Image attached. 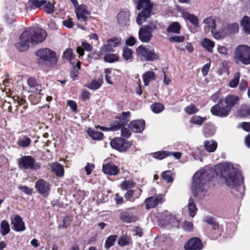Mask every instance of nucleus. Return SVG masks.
Returning <instances> with one entry per match:
<instances>
[{
    "label": "nucleus",
    "mask_w": 250,
    "mask_h": 250,
    "mask_svg": "<svg viewBox=\"0 0 250 250\" xmlns=\"http://www.w3.org/2000/svg\"><path fill=\"white\" fill-rule=\"evenodd\" d=\"M46 37L45 30L41 28L30 29L23 31L20 35L19 41L15 46L20 51L27 50L29 44H36L42 42Z\"/></svg>",
    "instance_id": "nucleus-1"
},
{
    "label": "nucleus",
    "mask_w": 250,
    "mask_h": 250,
    "mask_svg": "<svg viewBox=\"0 0 250 250\" xmlns=\"http://www.w3.org/2000/svg\"><path fill=\"white\" fill-rule=\"evenodd\" d=\"M218 168L220 171L222 179L227 186L233 188L241 182V175L239 170L231 163L219 164Z\"/></svg>",
    "instance_id": "nucleus-2"
},
{
    "label": "nucleus",
    "mask_w": 250,
    "mask_h": 250,
    "mask_svg": "<svg viewBox=\"0 0 250 250\" xmlns=\"http://www.w3.org/2000/svg\"><path fill=\"white\" fill-rule=\"evenodd\" d=\"M213 170L201 169L196 172L193 177L192 188L194 195L201 198L204 195L206 183L211 177Z\"/></svg>",
    "instance_id": "nucleus-3"
},
{
    "label": "nucleus",
    "mask_w": 250,
    "mask_h": 250,
    "mask_svg": "<svg viewBox=\"0 0 250 250\" xmlns=\"http://www.w3.org/2000/svg\"><path fill=\"white\" fill-rule=\"evenodd\" d=\"M130 115V112H123L122 115L116 118V120L111 125L110 128H106L100 127L101 130L103 131L112 130L116 131L122 128L121 134L123 137L128 138L131 135V132L129 129L126 127H124L129 120Z\"/></svg>",
    "instance_id": "nucleus-4"
},
{
    "label": "nucleus",
    "mask_w": 250,
    "mask_h": 250,
    "mask_svg": "<svg viewBox=\"0 0 250 250\" xmlns=\"http://www.w3.org/2000/svg\"><path fill=\"white\" fill-rule=\"evenodd\" d=\"M152 8V4L149 0H139L138 1L137 8L139 10H142L139 13L136 19V22L139 25H141L150 16Z\"/></svg>",
    "instance_id": "nucleus-5"
},
{
    "label": "nucleus",
    "mask_w": 250,
    "mask_h": 250,
    "mask_svg": "<svg viewBox=\"0 0 250 250\" xmlns=\"http://www.w3.org/2000/svg\"><path fill=\"white\" fill-rule=\"evenodd\" d=\"M234 59L236 62L245 64H250V47L246 45L238 46L234 51Z\"/></svg>",
    "instance_id": "nucleus-6"
},
{
    "label": "nucleus",
    "mask_w": 250,
    "mask_h": 250,
    "mask_svg": "<svg viewBox=\"0 0 250 250\" xmlns=\"http://www.w3.org/2000/svg\"><path fill=\"white\" fill-rule=\"evenodd\" d=\"M18 164L19 168L22 170H37L41 167V164L31 156H24L20 158L18 160Z\"/></svg>",
    "instance_id": "nucleus-7"
},
{
    "label": "nucleus",
    "mask_w": 250,
    "mask_h": 250,
    "mask_svg": "<svg viewBox=\"0 0 250 250\" xmlns=\"http://www.w3.org/2000/svg\"><path fill=\"white\" fill-rule=\"evenodd\" d=\"M137 55L142 60L153 61L159 59V55L153 49H149L143 45L139 46L136 49Z\"/></svg>",
    "instance_id": "nucleus-8"
},
{
    "label": "nucleus",
    "mask_w": 250,
    "mask_h": 250,
    "mask_svg": "<svg viewBox=\"0 0 250 250\" xmlns=\"http://www.w3.org/2000/svg\"><path fill=\"white\" fill-rule=\"evenodd\" d=\"M210 111L213 115L222 118L227 117L230 112L229 108L225 105L222 99L211 107Z\"/></svg>",
    "instance_id": "nucleus-9"
},
{
    "label": "nucleus",
    "mask_w": 250,
    "mask_h": 250,
    "mask_svg": "<svg viewBox=\"0 0 250 250\" xmlns=\"http://www.w3.org/2000/svg\"><path fill=\"white\" fill-rule=\"evenodd\" d=\"M35 188L40 194L47 198L50 194L51 184L43 179H40L35 183Z\"/></svg>",
    "instance_id": "nucleus-10"
},
{
    "label": "nucleus",
    "mask_w": 250,
    "mask_h": 250,
    "mask_svg": "<svg viewBox=\"0 0 250 250\" xmlns=\"http://www.w3.org/2000/svg\"><path fill=\"white\" fill-rule=\"evenodd\" d=\"M111 146L119 151H125L131 146V143L128 141L120 137L115 138L110 142Z\"/></svg>",
    "instance_id": "nucleus-11"
},
{
    "label": "nucleus",
    "mask_w": 250,
    "mask_h": 250,
    "mask_svg": "<svg viewBox=\"0 0 250 250\" xmlns=\"http://www.w3.org/2000/svg\"><path fill=\"white\" fill-rule=\"evenodd\" d=\"M36 54L42 61L50 62L52 60L56 61L55 53L49 48L40 49L36 52Z\"/></svg>",
    "instance_id": "nucleus-12"
},
{
    "label": "nucleus",
    "mask_w": 250,
    "mask_h": 250,
    "mask_svg": "<svg viewBox=\"0 0 250 250\" xmlns=\"http://www.w3.org/2000/svg\"><path fill=\"white\" fill-rule=\"evenodd\" d=\"M75 13L77 19L82 21H85L90 14L87 7L83 4L76 7Z\"/></svg>",
    "instance_id": "nucleus-13"
},
{
    "label": "nucleus",
    "mask_w": 250,
    "mask_h": 250,
    "mask_svg": "<svg viewBox=\"0 0 250 250\" xmlns=\"http://www.w3.org/2000/svg\"><path fill=\"white\" fill-rule=\"evenodd\" d=\"M138 36L142 42L147 43L150 42L153 37L152 32L151 30H149L148 27L143 26L139 30Z\"/></svg>",
    "instance_id": "nucleus-14"
},
{
    "label": "nucleus",
    "mask_w": 250,
    "mask_h": 250,
    "mask_svg": "<svg viewBox=\"0 0 250 250\" xmlns=\"http://www.w3.org/2000/svg\"><path fill=\"white\" fill-rule=\"evenodd\" d=\"M178 11L181 13V16L185 21H188L195 27H198V18L197 16L194 14L189 13L188 12L185 11L183 8H180Z\"/></svg>",
    "instance_id": "nucleus-15"
},
{
    "label": "nucleus",
    "mask_w": 250,
    "mask_h": 250,
    "mask_svg": "<svg viewBox=\"0 0 250 250\" xmlns=\"http://www.w3.org/2000/svg\"><path fill=\"white\" fill-rule=\"evenodd\" d=\"M27 83L29 87V92L40 93L42 91V85L35 78H30L28 79Z\"/></svg>",
    "instance_id": "nucleus-16"
},
{
    "label": "nucleus",
    "mask_w": 250,
    "mask_h": 250,
    "mask_svg": "<svg viewBox=\"0 0 250 250\" xmlns=\"http://www.w3.org/2000/svg\"><path fill=\"white\" fill-rule=\"evenodd\" d=\"M121 39L118 38H113L107 41V43L101 47L102 53H105L106 51H111L112 47H115L120 44Z\"/></svg>",
    "instance_id": "nucleus-17"
},
{
    "label": "nucleus",
    "mask_w": 250,
    "mask_h": 250,
    "mask_svg": "<svg viewBox=\"0 0 250 250\" xmlns=\"http://www.w3.org/2000/svg\"><path fill=\"white\" fill-rule=\"evenodd\" d=\"M11 224L13 225V229L16 231H22L25 229L24 222L21 216L16 215L11 219Z\"/></svg>",
    "instance_id": "nucleus-18"
},
{
    "label": "nucleus",
    "mask_w": 250,
    "mask_h": 250,
    "mask_svg": "<svg viewBox=\"0 0 250 250\" xmlns=\"http://www.w3.org/2000/svg\"><path fill=\"white\" fill-rule=\"evenodd\" d=\"M163 197L161 195L157 196L155 197L152 196L147 198L145 200L146 207L147 209L153 208L155 207L159 203L162 202Z\"/></svg>",
    "instance_id": "nucleus-19"
},
{
    "label": "nucleus",
    "mask_w": 250,
    "mask_h": 250,
    "mask_svg": "<svg viewBox=\"0 0 250 250\" xmlns=\"http://www.w3.org/2000/svg\"><path fill=\"white\" fill-rule=\"evenodd\" d=\"M186 250H196L202 248L200 240L197 238L191 239L185 246Z\"/></svg>",
    "instance_id": "nucleus-20"
},
{
    "label": "nucleus",
    "mask_w": 250,
    "mask_h": 250,
    "mask_svg": "<svg viewBox=\"0 0 250 250\" xmlns=\"http://www.w3.org/2000/svg\"><path fill=\"white\" fill-rule=\"evenodd\" d=\"M145 125L144 121L136 120L131 122L129 127L133 132L138 133L144 129Z\"/></svg>",
    "instance_id": "nucleus-21"
},
{
    "label": "nucleus",
    "mask_w": 250,
    "mask_h": 250,
    "mask_svg": "<svg viewBox=\"0 0 250 250\" xmlns=\"http://www.w3.org/2000/svg\"><path fill=\"white\" fill-rule=\"evenodd\" d=\"M103 172L108 175H115L119 172L118 167L113 164H106L103 166Z\"/></svg>",
    "instance_id": "nucleus-22"
},
{
    "label": "nucleus",
    "mask_w": 250,
    "mask_h": 250,
    "mask_svg": "<svg viewBox=\"0 0 250 250\" xmlns=\"http://www.w3.org/2000/svg\"><path fill=\"white\" fill-rule=\"evenodd\" d=\"M120 218L123 221L127 223L135 222L137 220L136 216L126 211H122L120 213Z\"/></svg>",
    "instance_id": "nucleus-23"
},
{
    "label": "nucleus",
    "mask_w": 250,
    "mask_h": 250,
    "mask_svg": "<svg viewBox=\"0 0 250 250\" xmlns=\"http://www.w3.org/2000/svg\"><path fill=\"white\" fill-rule=\"evenodd\" d=\"M239 101V98L238 96L229 95L226 97L224 101V103L226 104V106L230 111L231 108L236 105Z\"/></svg>",
    "instance_id": "nucleus-24"
},
{
    "label": "nucleus",
    "mask_w": 250,
    "mask_h": 250,
    "mask_svg": "<svg viewBox=\"0 0 250 250\" xmlns=\"http://www.w3.org/2000/svg\"><path fill=\"white\" fill-rule=\"evenodd\" d=\"M129 13L127 11L120 12L117 16L118 23L122 25H125L129 21Z\"/></svg>",
    "instance_id": "nucleus-25"
},
{
    "label": "nucleus",
    "mask_w": 250,
    "mask_h": 250,
    "mask_svg": "<svg viewBox=\"0 0 250 250\" xmlns=\"http://www.w3.org/2000/svg\"><path fill=\"white\" fill-rule=\"evenodd\" d=\"M240 23L243 32L247 35L250 34V18L247 16H244Z\"/></svg>",
    "instance_id": "nucleus-26"
},
{
    "label": "nucleus",
    "mask_w": 250,
    "mask_h": 250,
    "mask_svg": "<svg viewBox=\"0 0 250 250\" xmlns=\"http://www.w3.org/2000/svg\"><path fill=\"white\" fill-rule=\"evenodd\" d=\"M52 171L57 176L62 177L64 174V169L62 166L59 163H54L51 166Z\"/></svg>",
    "instance_id": "nucleus-27"
},
{
    "label": "nucleus",
    "mask_w": 250,
    "mask_h": 250,
    "mask_svg": "<svg viewBox=\"0 0 250 250\" xmlns=\"http://www.w3.org/2000/svg\"><path fill=\"white\" fill-rule=\"evenodd\" d=\"M201 45L209 52L211 53L215 46V43L208 38H204L201 42Z\"/></svg>",
    "instance_id": "nucleus-28"
},
{
    "label": "nucleus",
    "mask_w": 250,
    "mask_h": 250,
    "mask_svg": "<svg viewBox=\"0 0 250 250\" xmlns=\"http://www.w3.org/2000/svg\"><path fill=\"white\" fill-rule=\"evenodd\" d=\"M204 144L205 148L209 152L215 151L217 146V142L213 140L206 141Z\"/></svg>",
    "instance_id": "nucleus-29"
},
{
    "label": "nucleus",
    "mask_w": 250,
    "mask_h": 250,
    "mask_svg": "<svg viewBox=\"0 0 250 250\" xmlns=\"http://www.w3.org/2000/svg\"><path fill=\"white\" fill-rule=\"evenodd\" d=\"M188 206L189 215L191 217H193L197 211V208L192 198L190 197L189 198Z\"/></svg>",
    "instance_id": "nucleus-30"
},
{
    "label": "nucleus",
    "mask_w": 250,
    "mask_h": 250,
    "mask_svg": "<svg viewBox=\"0 0 250 250\" xmlns=\"http://www.w3.org/2000/svg\"><path fill=\"white\" fill-rule=\"evenodd\" d=\"M143 79L144 84L147 86L150 81L155 79V74L153 71H147L143 74Z\"/></svg>",
    "instance_id": "nucleus-31"
},
{
    "label": "nucleus",
    "mask_w": 250,
    "mask_h": 250,
    "mask_svg": "<svg viewBox=\"0 0 250 250\" xmlns=\"http://www.w3.org/2000/svg\"><path fill=\"white\" fill-rule=\"evenodd\" d=\"M203 22L210 29L211 33H213L216 27L215 20L212 17H208L204 19Z\"/></svg>",
    "instance_id": "nucleus-32"
},
{
    "label": "nucleus",
    "mask_w": 250,
    "mask_h": 250,
    "mask_svg": "<svg viewBox=\"0 0 250 250\" xmlns=\"http://www.w3.org/2000/svg\"><path fill=\"white\" fill-rule=\"evenodd\" d=\"M151 155L155 159L162 160L167 156H171L172 153L171 152L169 151H160L152 153Z\"/></svg>",
    "instance_id": "nucleus-33"
},
{
    "label": "nucleus",
    "mask_w": 250,
    "mask_h": 250,
    "mask_svg": "<svg viewBox=\"0 0 250 250\" xmlns=\"http://www.w3.org/2000/svg\"><path fill=\"white\" fill-rule=\"evenodd\" d=\"M103 82V81L102 79H99L97 80H93L89 83L86 84L85 86L89 89L96 90L101 87Z\"/></svg>",
    "instance_id": "nucleus-34"
},
{
    "label": "nucleus",
    "mask_w": 250,
    "mask_h": 250,
    "mask_svg": "<svg viewBox=\"0 0 250 250\" xmlns=\"http://www.w3.org/2000/svg\"><path fill=\"white\" fill-rule=\"evenodd\" d=\"M181 25L178 22H172L167 27V31L168 33H179Z\"/></svg>",
    "instance_id": "nucleus-35"
},
{
    "label": "nucleus",
    "mask_w": 250,
    "mask_h": 250,
    "mask_svg": "<svg viewBox=\"0 0 250 250\" xmlns=\"http://www.w3.org/2000/svg\"><path fill=\"white\" fill-rule=\"evenodd\" d=\"M250 115V109L246 105H242L238 110L237 115L241 118L248 117Z\"/></svg>",
    "instance_id": "nucleus-36"
},
{
    "label": "nucleus",
    "mask_w": 250,
    "mask_h": 250,
    "mask_svg": "<svg viewBox=\"0 0 250 250\" xmlns=\"http://www.w3.org/2000/svg\"><path fill=\"white\" fill-rule=\"evenodd\" d=\"M10 227L8 223L5 220H3L0 225V232L3 236L7 234L10 231Z\"/></svg>",
    "instance_id": "nucleus-37"
},
{
    "label": "nucleus",
    "mask_w": 250,
    "mask_h": 250,
    "mask_svg": "<svg viewBox=\"0 0 250 250\" xmlns=\"http://www.w3.org/2000/svg\"><path fill=\"white\" fill-rule=\"evenodd\" d=\"M135 183L133 181L124 180L121 184V188L123 190H131L134 188Z\"/></svg>",
    "instance_id": "nucleus-38"
},
{
    "label": "nucleus",
    "mask_w": 250,
    "mask_h": 250,
    "mask_svg": "<svg viewBox=\"0 0 250 250\" xmlns=\"http://www.w3.org/2000/svg\"><path fill=\"white\" fill-rule=\"evenodd\" d=\"M31 139L27 136H24L23 138L19 139L17 141V144L19 146L22 147L28 146L31 144Z\"/></svg>",
    "instance_id": "nucleus-39"
},
{
    "label": "nucleus",
    "mask_w": 250,
    "mask_h": 250,
    "mask_svg": "<svg viewBox=\"0 0 250 250\" xmlns=\"http://www.w3.org/2000/svg\"><path fill=\"white\" fill-rule=\"evenodd\" d=\"M82 46L83 48H82L80 46H78L77 48V52L80 56H82L83 55V49L89 51H90L92 48L91 45L90 44L86 42H83L82 43Z\"/></svg>",
    "instance_id": "nucleus-40"
},
{
    "label": "nucleus",
    "mask_w": 250,
    "mask_h": 250,
    "mask_svg": "<svg viewBox=\"0 0 250 250\" xmlns=\"http://www.w3.org/2000/svg\"><path fill=\"white\" fill-rule=\"evenodd\" d=\"M88 134L93 139L97 140L102 139L104 136L102 132L91 129L88 130Z\"/></svg>",
    "instance_id": "nucleus-41"
},
{
    "label": "nucleus",
    "mask_w": 250,
    "mask_h": 250,
    "mask_svg": "<svg viewBox=\"0 0 250 250\" xmlns=\"http://www.w3.org/2000/svg\"><path fill=\"white\" fill-rule=\"evenodd\" d=\"M74 56L72 50L71 48H66L63 52L62 58L64 60H67L71 62Z\"/></svg>",
    "instance_id": "nucleus-42"
},
{
    "label": "nucleus",
    "mask_w": 250,
    "mask_h": 250,
    "mask_svg": "<svg viewBox=\"0 0 250 250\" xmlns=\"http://www.w3.org/2000/svg\"><path fill=\"white\" fill-rule=\"evenodd\" d=\"M29 4L32 8H39L46 3L45 0H29Z\"/></svg>",
    "instance_id": "nucleus-43"
},
{
    "label": "nucleus",
    "mask_w": 250,
    "mask_h": 250,
    "mask_svg": "<svg viewBox=\"0 0 250 250\" xmlns=\"http://www.w3.org/2000/svg\"><path fill=\"white\" fill-rule=\"evenodd\" d=\"M117 238V235H113L109 236L105 241V248L106 249H109L113 246Z\"/></svg>",
    "instance_id": "nucleus-44"
},
{
    "label": "nucleus",
    "mask_w": 250,
    "mask_h": 250,
    "mask_svg": "<svg viewBox=\"0 0 250 250\" xmlns=\"http://www.w3.org/2000/svg\"><path fill=\"white\" fill-rule=\"evenodd\" d=\"M151 110L155 113H159L164 109V106L161 103H156L150 106Z\"/></svg>",
    "instance_id": "nucleus-45"
},
{
    "label": "nucleus",
    "mask_w": 250,
    "mask_h": 250,
    "mask_svg": "<svg viewBox=\"0 0 250 250\" xmlns=\"http://www.w3.org/2000/svg\"><path fill=\"white\" fill-rule=\"evenodd\" d=\"M239 28L238 24L236 22H234L229 24L226 30L228 33H235L238 31Z\"/></svg>",
    "instance_id": "nucleus-46"
},
{
    "label": "nucleus",
    "mask_w": 250,
    "mask_h": 250,
    "mask_svg": "<svg viewBox=\"0 0 250 250\" xmlns=\"http://www.w3.org/2000/svg\"><path fill=\"white\" fill-rule=\"evenodd\" d=\"M227 31L226 29H222L217 32L213 31V33H212L214 38L217 40L224 39L227 36Z\"/></svg>",
    "instance_id": "nucleus-47"
},
{
    "label": "nucleus",
    "mask_w": 250,
    "mask_h": 250,
    "mask_svg": "<svg viewBox=\"0 0 250 250\" xmlns=\"http://www.w3.org/2000/svg\"><path fill=\"white\" fill-rule=\"evenodd\" d=\"M108 51L105 53V56L104 57V61L108 62H113L118 60V57L115 55L113 54H108Z\"/></svg>",
    "instance_id": "nucleus-48"
},
{
    "label": "nucleus",
    "mask_w": 250,
    "mask_h": 250,
    "mask_svg": "<svg viewBox=\"0 0 250 250\" xmlns=\"http://www.w3.org/2000/svg\"><path fill=\"white\" fill-rule=\"evenodd\" d=\"M130 241V239L128 237L123 236L119 238L118 243L120 246L123 247L129 245Z\"/></svg>",
    "instance_id": "nucleus-49"
},
{
    "label": "nucleus",
    "mask_w": 250,
    "mask_h": 250,
    "mask_svg": "<svg viewBox=\"0 0 250 250\" xmlns=\"http://www.w3.org/2000/svg\"><path fill=\"white\" fill-rule=\"evenodd\" d=\"M240 78L239 73H236L234 74V78L230 81L229 85L230 87H235L238 84Z\"/></svg>",
    "instance_id": "nucleus-50"
},
{
    "label": "nucleus",
    "mask_w": 250,
    "mask_h": 250,
    "mask_svg": "<svg viewBox=\"0 0 250 250\" xmlns=\"http://www.w3.org/2000/svg\"><path fill=\"white\" fill-rule=\"evenodd\" d=\"M206 120V118L194 116L191 118L190 122L193 124L201 125Z\"/></svg>",
    "instance_id": "nucleus-51"
},
{
    "label": "nucleus",
    "mask_w": 250,
    "mask_h": 250,
    "mask_svg": "<svg viewBox=\"0 0 250 250\" xmlns=\"http://www.w3.org/2000/svg\"><path fill=\"white\" fill-rule=\"evenodd\" d=\"M172 172L170 170L165 171L162 174L163 179L167 182H171L173 181L172 177Z\"/></svg>",
    "instance_id": "nucleus-52"
},
{
    "label": "nucleus",
    "mask_w": 250,
    "mask_h": 250,
    "mask_svg": "<svg viewBox=\"0 0 250 250\" xmlns=\"http://www.w3.org/2000/svg\"><path fill=\"white\" fill-rule=\"evenodd\" d=\"M184 110L188 114H192L198 111V109L192 104L186 107Z\"/></svg>",
    "instance_id": "nucleus-53"
},
{
    "label": "nucleus",
    "mask_w": 250,
    "mask_h": 250,
    "mask_svg": "<svg viewBox=\"0 0 250 250\" xmlns=\"http://www.w3.org/2000/svg\"><path fill=\"white\" fill-rule=\"evenodd\" d=\"M123 56L125 60L131 59L132 58V51L128 48H125L123 50Z\"/></svg>",
    "instance_id": "nucleus-54"
},
{
    "label": "nucleus",
    "mask_w": 250,
    "mask_h": 250,
    "mask_svg": "<svg viewBox=\"0 0 250 250\" xmlns=\"http://www.w3.org/2000/svg\"><path fill=\"white\" fill-rule=\"evenodd\" d=\"M79 68L78 67H74L70 73V77L73 81H76L79 79Z\"/></svg>",
    "instance_id": "nucleus-55"
},
{
    "label": "nucleus",
    "mask_w": 250,
    "mask_h": 250,
    "mask_svg": "<svg viewBox=\"0 0 250 250\" xmlns=\"http://www.w3.org/2000/svg\"><path fill=\"white\" fill-rule=\"evenodd\" d=\"M185 40V37L183 36H175L169 38L171 42H182Z\"/></svg>",
    "instance_id": "nucleus-56"
},
{
    "label": "nucleus",
    "mask_w": 250,
    "mask_h": 250,
    "mask_svg": "<svg viewBox=\"0 0 250 250\" xmlns=\"http://www.w3.org/2000/svg\"><path fill=\"white\" fill-rule=\"evenodd\" d=\"M44 10L48 14L53 13L54 11V6L50 2L46 4L44 7Z\"/></svg>",
    "instance_id": "nucleus-57"
},
{
    "label": "nucleus",
    "mask_w": 250,
    "mask_h": 250,
    "mask_svg": "<svg viewBox=\"0 0 250 250\" xmlns=\"http://www.w3.org/2000/svg\"><path fill=\"white\" fill-rule=\"evenodd\" d=\"M239 127H242L244 130L250 132V122H243L239 124Z\"/></svg>",
    "instance_id": "nucleus-58"
},
{
    "label": "nucleus",
    "mask_w": 250,
    "mask_h": 250,
    "mask_svg": "<svg viewBox=\"0 0 250 250\" xmlns=\"http://www.w3.org/2000/svg\"><path fill=\"white\" fill-rule=\"evenodd\" d=\"M158 23L156 21H152L148 25H144L145 27H148L149 30H151V31L153 32L157 26Z\"/></svg>",
    "instance_id": "nucleus-59"
},
{
    "label": "nucleus",
    "mask_w": 250,
    "mask_h": 250,
    "mask_svg": "<svg viewBox=\"0 0 250 250\" xmlns=\"http://www.w3.org/2000/svg\"><path fill=\"white\" fill-rule=\"evenodd\" d=\"M210 66V62L207 63L206 64H205L201 69V72L203 74V75L205 77L207 75L208 70L209 69Z\"/></svg>",
    "instance_id": "nucleus-60"
},
{
    "label": "nucleus",
    "mask_w": 250,
    "mask_h": 250,
    "mask_svg": "<svg viewBox=\"0 0 250 250\" xmlns=\"http://www.w3.org/2000/svg\"><path fill=\"white\" fill-rule=\"evenodd\" d=\"M19 188L26 194L30 195L32 193V189L26 186H20Z\"/></svg>",
    "instance_id": "nucleus-61"
},
{
    "label": "nucleus",
    "mask_w": 250,
    "mask_h": 250,
    "mask_svg": "<svg viewBox=\"0 0 250 250\" xmlns=\"http://www.w3.org/2000/svg\"><path fill=\"white\" fill-rule=\"evenodd\" d=\"M193 225L189 222H185L183 225L184 229L186 231H190L192 229Z\"/></svg>",
    "instance_id": "nucleus-62"
},
{
    "label": "nucleus",
    "mask_w": 250,
    "mask_h": 250,
    "mask_svg": "<svg viewBox=\"0 0 250 250\" xmlns=\"http://www.w3.org/2000/svg\"><path fill=\"white\" fill-rule=\"evenodd\" d=\"M217 51L219 53L225 55H227L228 52L226 47L221 45H218L217 47Z\"/></svg>",
    "instance_id": "nucleus-63"
},
{
    "label": "nucleus",
    "mask_w": 250,
    "mask_h": 250,
    "mask_svg": "<svg viewBox=\"0 0 250 250\" xmlns=\"http://www.w3.org/2000/svg\"><path fill=\"white\" fill-rule=\"evenodd\" d=\"M94 167L95 166L94 164L88 163L85 167V170L86 172V174L87 175H89L91 173V171Z\"/></svg>",
    "instance_id": "nucleus-64"
}]
</instances>
